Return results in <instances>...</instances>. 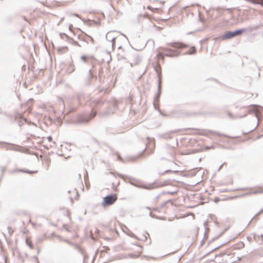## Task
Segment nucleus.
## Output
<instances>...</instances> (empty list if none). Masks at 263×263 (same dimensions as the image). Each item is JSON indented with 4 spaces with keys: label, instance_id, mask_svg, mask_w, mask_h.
I'll use <instances>...</instances> for the list:
<instances>
[{
    "label": "nucleus",
    "instance_id": "obj_1",
    "mask_svg": "<svg viewBox=\"0 0 263 263\" xmlns=\"http://www.w3.org/2000/svg\"><path fill=\"white\" fill-rule=\"evenodd\" d=\"M170 47H173L176 49H171L168 47H161L157 49V58L158 60H164V58L166 57H178L180 53L177 49H183L187 47V45L179 42H174L167 44Z\"/></svg>",
    "mask_w": 263,
    "mask_h": 263
},
{
    "label": "nucleus",
    "instance_id": "obj_2",
    "mask_svg": "<svg viewBox=\"0 0 263 263\" xmlns=\"http://www.w3.org/2000/svg\"><path fill=\"white\" fill-rule=\"evenodd\" d=\"M116 220H111L108 223L106 228H105L104 231V238L106 239H110L115 235L117 232L116 231Z\"/></svg>",
    "mask_w": 263,
    "mask_h": 263
},
{
    "label": "nucleus",
    "instance_id": "obj_3",
    "mask_svg": "<svg viewBox=\"0 0 263 263\" xmlns=\"http://www.w3.org/2000/svg\"><path fill=\"white\" fill-rule=\"evenodd\" d=\"M121 37V35L119 32L111 31L108 32L106 35V38L108 41L112 43V48H115L116 46V40Z\"/></svg>",
    "mask_w": 263,
    "mask_h": 263
},
{
    "label": "nucleus",
    "instance_id": "obj_4",
    "mask_svg": "<svg viewBox=\"0 0 263 263\" xmlns=\"http://www.w3.org/2000/svg\"><path fill=\"white\" fill-rule=\"evenodd\" d=\"M117 200V196L115 194L107 196L103 198L102 205L104 207L112 205Z\"/></svg>",
    "mask_w": 263,
    "mask_h": 263
},
{
    "label": "nucleus",
    "instance_id": "obj_5",
    "mask_svg": "<svg viewBox=\"0 0 263 263\" xmlns=\"http://www.w3.org/2000/svg\"><path fill=\"white\" fill-rule=\"evenodd\" d=\"M142 252V247L139 245H134L131 248L130 255L133 257H138Z\"/></svg>",
    "mask_w": 263,
    "mask_h": 263
},
{
    "label": "nucleus",
    "instance_id": "obj_6",
    "mask_svg": "<svg viewBox=\"0 0 263 263\" xmlns=\"http://www.w3.org/2000/svg\"><path fill=\"white\" fill-rule=\"evenodd\" d=\"M245 31V29L236 30L234 32H227L223 35V39H228L233 37L236 35H239Z\"/></svg>",
    "mask_w": 263,
    "mask_h": 263
},
{
    "label": "nucleus",
    "instance_id": "obj_7",
    "mask_svg": "<svg viewBox=\"0 0 263 263\" xmlns=\"http://www.w3.org/2000/svg\"><path fill=\"white\" fill-rule=\"evenodd\" d=\"M154 148H155V143H149L147 145V147L144 150V153L146 155H150L154 152Z\"/></svg>",
    "mask_w": 263,
    "mask_h": 263
},
{
    "label": "nucleus",
    "instance_id": "obj_8",
    "mask_svg": "<svg viewBox=\"0 0 263 263\" xmlns=\"http://www.w3.org/2000/svg\"><path fill=\"white\" fill-rule=\"evenodd\" d=\"M140 58L137 54H134L132 55L130 58V65L132 66L136 65L139 63L140 62Z\"/></svg>",
    "mask_w": 263,
    "mask_h": 263
},
{
    "label": "nucleus",
    "instance_id": "obj_9",
    "mask_svg": "<svg viewBox=\"0 0 263 263\" xmlns=\"http://www.w3.org/2000/svg\"><path fill=\"white\" fill-rule=\"evenodd\" d=\"M251 193L253 194H263V186H257L254 187Z\"/></svg>",
    "mask_w": 263,
    "mask_h": 263
},
{
    "label": "nucleus",
    "instance_id": "obj_10",
    "mask_svg": "<svg viewBox=\"0 0 263 263\" xmlns=\"http://www.w3.org/2000/svg\"><path fill=\"white\" fill-rule=\"evenodd\" d=\"M147 8L154 12L162 13V11L157 7V5L148 6Z\"/></svg>",
    "mask_w": 263,
    "mask_h": 263
},
{
    "label": "nucleus",
    "instance_id": "obj_11",
    "mask_svg": "<svg viewBox=\"0 0 263 263\" xmlns=\"http://www.w3.org/2000/svg\"><path fill=\"white\" fill-rule=\"evenodd\" d=\"M26 242L27 245L30 248H31V249L33 248L32 241L30 238L28 237L26 239Z\"/></svg>",
    "mask_w": 263,
    "mask_h": 263
},
{
    "label": "nucleus",
    "instance_id": "obj_12",
    "mask_svg": "<svg viewBox=\"0 0 263 263\" xmlns=\"http://www.w3.org/2000/svg\"><path fill=\"white\" fill-rule=\"evenodd\" d=\"M195 48L194 47H191V48H190L189 51L186 52V53L189 54H193L195 53Z\"/></svg>",
    "mask_w": 263,
    "mask_h": 263
},
{
    "label": "nucleus",
    "instance_id": "obj_13",
    "mask_svg": "<svg viewBox=\"0 0 263 263\" xmlns=\"http://www.w3.org/2000/svg\"><path fill=\"white\" fill-rule=\"evenodd\" d=\"M253 3L255 4H259L263 6V1L262 0H253Z\"/></svg>",
    "mask_w": 263,
    "mask_h": 263
},
{
    "label": "nucleus",
    "instance_id": "obj_14",
    "mask_svg": "<svg viewBox=\"0 0 263 263\" xmlns=\"http://www.w3.org/2000/svg\"><path fill=\"white\" fill-rule=\"evenodd\" d=\"M153 3H156V4L158 5H161V3L157 1H156L155 2H154Z\"/></svg>",
    "mask_w": 263,
    "mask_h": 263
},
{
    "label": "nucleus",
    "instance_id": "obj_15",
    "mask_svg": "<svg viewBox=\"0 0 263 263\" xmlns=\"http://www.w3.org/2000/svg\"><path fill=\"white\" fill-rule=\"evenodd\" d=\"M117 157H118V159L119 160H120V161H122V158H121V157L119 155H117Z\"/></svg>",
    "mask_w": 263,
    "mask_h": 263
},
{
    "label": "nucleus",
    "instance_id": "obj_16",
    "mask_svg": "<svg viewBox=\"0 0 263 263\" xmlns=\"http://www.w3.org/2000/svg\"><path fill=\"white\" fill-rule=\"evenodd\" d=\"M47 139H48V141H52V137H48L47 138Z\"/></svg>",
    "mask_w": 263,
    "mask_h": 263
},
{
    "label": "nucleus",
    "instance_id": "obj_17",
    "mask_svg": "<svg viewBox=\"0 0 263 263\" xmlns=\"http://www.w3.org/2000/svg\"><path fill=\"white\" fill-rule=\"evenodd\" d=\"M63 49H64L65 51H68V47H63Z\"/></svg>",
    "mask_w": 263,
    "mask_h": 263
},
{
    "label": "nucleus",
    "instance_id": "obj_18",
    "mask_svg": "<svg viewBox=\"0 0 263 263\" xmlns=\"http://www.w3.org/2000/svg\"><path fill=\"white\" fill-rule=\"evenodd\" d=\"M121 0H118L117 3L119 5H122L121 4Z\"/></svg>",
    "mask_w": 263,
    "mask_h": 263
},
{
    "label": "nucleus",
    "instance_id": "obj_19",
    "mask_svg": "<svg viewBox=\"0 0 263 263\" xmlns=\"http://www.w3.org/2000/svg\"><path fill=\"white\" fill-rule=\"evenodd\" d=\"M90 38V41L92 43H94V40L93 39V38H92L91 37H89Z\"/></svg>",
    "mask_w": 263,
    "mask_h": 263
},
{
    "label": "nucleus",
    "instance_id": "obj_20",
    "mask_svg": "<svg viewBox=\"0 0 263 263\" xmlns=\"http://www.w3.org/2000/svg\"><path fill=\"white\" fill-rule=\"evenodd\" d=\"M211 148H213V146H212V147H205V149H210Z\"/></svg>",
    "mask_w": 263,
    "mask_h": 263
},
{
    "label": "nucleus",
    "instance_id": "obj_21",
    "mask_svg": "<svg viewBox=\"0 0 263 263\" xmlns=\"http://www.w3.org/2000/svg\"><path fill=\"white\" fill-rule=\"evenodd\" d=\"M23 172H25V173H32V172H28V171H23Z\"/></svg>",
    "mask_w": 263,
    "mask_h": 263
},
{
    "label": "nucleus",
    "instance_id": "obj_22",
    "mask_svg": "<svg viewBox=\"0 0 263 263\" xmlns=\"http://www.w3.org/2000/svg\"><path fill=\"white\" fill-rule=\"evenodd\" d=\"M82 59L83 60H85V57H82Z\"/></svg>",
    "mask_w": 263,
    "mask_h": 263
},
{
    "label": "nucleus",
    "instance_id": "obj_23",
    "mask_svg": "<svg viewBox=\"0 0 263 263\" xmlns=\"http://www.w3.org/2000/svg\"><path fill=\"white\" fill-rule=\"evenodd\" d=\"M74 44H75L76 45H78V43H77V42H74Z\"/></svg>",
    "mask_w": 263,
    "mask_h": 263
},
{
    "label": "nucleus",
    "instance_id": "obj_24",
    "mask_svg": "<svg viewBox=\"0 0 263 263\" xmlns=\"http://www.w3.org/2000/svg\"><path fill=\"white\" fill-rule=\"evenodd\" d=\"M201 135H208V134H202Z\"/></svg>",
    "mask_w": 263,
    "mask_h": 263
}]
</instances>
